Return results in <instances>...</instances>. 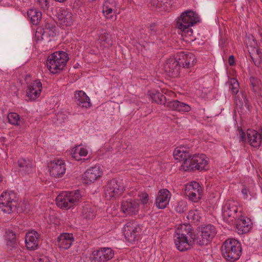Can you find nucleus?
<instances>
[{"instance_id":"f257e3e1","label":"nucleus","mask_w":262,"mask_h":262,"mask_svg":"<svg viewBox=\"0 0 262 262\" xmlns=\"http://www.w3.org/2000/svg\"><path fill=\"white\" fill-rule=\"evenodd\" d=\"M216 233V228L211 224L203 226L198 236L189 224L180 225L175 231L174 242L177 249L183 252L191 249L194 245H207Z\"/></svg>"},{"instance_id":"f03ea898","label":"nucleus","mask_w":262,"mask_h":262,"mask_svg":"<svg viewBox=\"0 0 262 262\" xmlns=\"http://www.w3.org/2000/svg\"><path fill=\"white\" fill-rule=\"evenodd\" d=\"M173 155L176 160L183 161L181 168L185 171L202 170L208 164L205 155H191L188 148L182 145L174 149Z\"/></svg>"},{"instance_id":"7ed1b4c3","label":"nucleus","mask_w":262,"mask_h":262,"mask_svg":"<svg viewBox=\"0 0 262 262\" xmlns=\"http://www.w3.org/2000/svg\"><path fill=\"white\" fill-rule=\"evenodd\" d=\"M200 21L198 14L193 11L187 10L183 12L178 19L176 28L181 31L182 36H191L192 26Z\"/></svg>"},{"instance_id":"20e7f679","label":"nucleus","mask_w":262,"mask_h":262,"mask_svg":"<svg viewBox=\"0 0 262 262\" xmlns=\"http://www.w3.org/2000/svg\"><path fill=\"white\" fill-rule=\"evenodd\" d=\"M221 249L223 257L229 262L238 260L242 251L241 243L234 238H228L224 241Z\"/></svg>"},{"instance_id":"39448f33","label":"nucleus","mask_w":262,"mask_h":262,"mask_svg":"<svg viewBox=\"0 0 262 262\" xmlns=\"http://www.w3.org/2000/svg\"><path fill=\"white\" fill-rule=\"evenodd\" d=\"M82 195L79 190L63 192L56 198V203L60 209H69L77 205Z\"/></svg>"},{"instance_id":"423d86ee","label":"nucleus","mask_w":262,"mask_h":262,"mask_svg":"<svg viewBox=\"0 0 262 262\" xmlns=\"http://www.w3.org/2000/svg\"><path fill=\"white\" fill-rule=\"evenodd\" d=\"M69 59L68 54L66 52H55L48 57L46 61L47 68L52 73H56L63 70Z\"/></svg>"},{"instance_id":"0eeeda50","label":"nucleus","mask_w":262,"mask_h":262,"mask_svg":"<svg viewBox=\"0 0 262 262\" xmlns=\"http://www.w3.org/2000/svg\"><path fill=\"white\" fill-rule=\"evenodd\" d=\"M18 198L12 190L4 191L0 196V208L6 213H11L16 208Z\"/></svg>"},{"instance_id":"6e6552de","label":"nucleus","mask_w":262,"mask_h":262,"mask_svg":"<svg viewBox=\"0 0 262 262\" xmlns=\"http://www.w3.org/2000/svg\"><path fill=\"white\" fill-rule=\"evenodd\" d=\"M124 190V186L121 181L113 179L108 182L104 190L105 195L107 199L118 197Z\"/></svg>"},{"instance_id":"1a4fd4ad","label":"nucleus","mask_w":262,"mask_h":262,"mask_svg":"<svg viewBox=\"0 0 262 262\" xmlns=\"http://www.w3.org/2000/svg\"><path fill=\"white\" fill-rule=\"evenodd\" d=\"M122 231L126 239L133 243L139 239L141 229L138 225L129 222L124 225Z\"/></svg>"},{"instance_id":"9d476101","label":"nucleus","mask_w":262,"mask_h":262,"mask_svg":"<svg viewBox=\"0 0 262 262\" xmlns=\"http://www.w3.org/2000/svg\"><path fill=\"white\" fill-rule=\"evenodd\" d=\"M176 59L184 69H191L196 62L194 54L188 52H178L176 54Z\"/></svg>"},{"instance_id":"9b49d317","label":"nucleus","mask_w":262,"mask_h":262,"mask_svg":"<svg viewBox=\"0 0 262 262\" xmlns=\"http://www.w3.org/2000/svg\"><path fill=\"white\" fill-rule=\"evenodd\" d=\"M95 262H106L114 256V251L110 248L102 247L92 252Z\"/></svg>"},{"instance_id":"f8f14e48","label":"nucleus","mask_w":262,"mask_h":262,"mask_svg":"<svg viewBox=\"0 0 262 262\" xmlns=\"http://www.w3.org/2000/svg\"><path fill=\"white\" fill-rule=\"evenodd\" d=\"M50 175L55 178H60L65 173V162L62 159L55 160L49 165Z\"/></svg>"},{"instance_id":"ddd939ff","label":"nucleus","mask_w":262,"mask_h":262,"mask_svg":"<svg viewBox=\"0 0 262 262\" xmlns=\"http://www.w3.org/2000/svg\"><path fill=\"white\" fill-rule=\"evenodd\" d=\"M56 16L59 24L62 26L69 27L72 25L74 21V16L69 9L59 8L57 10Z\"/></svg>"},{"instance_id":"4468645a","label":"nucleus","mask_w":262,"mask_h":262,"mask_svg":"<svg viewBox=\"0 0 262 262\" xmlns=\"http://www.w3.org/2000/svg\"><path fill=\"white\" fill-rule=\"evenodd\" d=\"M102 175V171L99 165L88 169L83 174V181L86 184L94 183Z\"/></svg>"},{"instance_id":"2eb2a0df","label":"nucleus","mask_w":262,"mask_h":262,"mask_svg":"<svg viewBox=\"0 0 262 262\" xmlns=\"http://www.w3.org/2000/svg\"><path fill=\"white\" fill-rule=\"evenodd\" d=\"M181 64L178 62V60L170 58L168 59L165 64L164 69L167 74L170 77H177L180 74V70Z\"/></svg>"},{"instance_id":"dca6fc26","label":"nucleus","mask_w":262,"mask_h":262,"mask_svg":"<svg viewBox=\"0 0 262 262\" xmlns=\"http://www.w3.org/2000/svg\"><path fill=\"white\" fill-rule=\"evenodd\" d=\"M41 91L42 83L37 79L28 84L26 96L30 100H35L40 96Z\"/></svg>"},{"instance_id":"f3484780","label":"nucleus","mask_w":262,"mask_h":262,"mask_svg":"<svg viewBox=\"0 0 262 262\" xmlns=\"http://www.w3.org/2000/svg\"><path fill=\"white\" fill-rule=\"evenodd\" d=\"M170 197V192L167 189L160 190L156 198L155 205L159 209H164L169 204Z\"/></svg>"},{"instance_id":"a211bd4d","label":"nucleus","mask_w":262,"mask_h":262,"mask_svg":"<svg viewBox=\"0 0 262 262\" xmlns=\"http://www.w3.org/2000/svg\"><path fill=\"white\" fill-rule=\"evenodd\" d=\"M37 34L41 35L42 39H47L49 37H54L56 35V27L54 23L50 20L45 22L42 30L37 31Z\"/></svg>"},{"instance_id":"6ab92c4d","label":"nucleus","mask_w":262,"mask_h":262,"mask_svg":"<svg viewBox=\"0 0 262 262\" xmlns=\"http://www.w3.org/2000/svg\"><path fill=\"white\" fill-rule=\"evenodd\" d=\"M121 209L126 215H133L138 212L139 204L131 199H127L122 201Z\"/></svg>"},{"instance_id":"aec40b11","label":"nucleus","mask_w":262,"mask_h":262,"mask_svg":"<svg viewBox=\"0 0 262 262\" xmlns=\"http://www.w3.org/2000/svg\"><path fill=\"white\" fill-rule=\"evenodd\" d=\"M39 235L38 233L31 230L28 231L26 234L25 243L27 249L30 250H35L38 246Z\"/></svg>"},{"instance_id":"412c9836","label":"nucleus","mask_w":262,"mask_h":262,"mask_svg":"<svg viewBox=\"0 0 262 262\" xmlns=\"http://www.w3.org/2000/svg\"><path fill=\"white\" fill-rule=\"evenodd\" d=\"M237 203L233 201H227L223 207V214L225 217H231L235 219L237 217Z\"/></svg>"},{"instance_id":"4be33fe9","label":"nucleus","mask_w":262,"mask_h":262,"mask_svg":"<svg viewBox=\"0 0 262 262\" xmlns=\"http://www.w3.org/2000/svg\"><path fill=\"white\" fill-rule=\"evenodd\" d=\"M74 238L73 234L69 233H61L57 238L58 246L60 249L67 250L72 245Z\"/></svg>"},{"instance_id":"5701e85b","label":"nucleus","mask_w":262,"mask_h":262,"mask_svg":"<svg viewBox=\"0 0 262 262\" xmlns=\"http://www.w3.org/2000/svg\"><path fill=\"white\" fill-rule=\"evenodd\" d=\"M75 101L77 104L82 108H88L91 106L89 97L82 91H79L75 93Z\"/></svg>"},{"instance_id":"b1692460","label":"nucleus","mask_w":262,"mask_h":262,"mask_svg":"<svg viewBox=\"0 0 262 262\" xmlns=\"http://www.w3.org/2000/svg\"><path fill=\"white\" fill-rule=\"evenodd\" d=\"M20 173L23 176L29 175L34 171L32 162L29 160L21 158L18 161Z\"/></svg>"},{"instance_id":"393cba45","label":"nucleus","mask_w":262,"mask_h":262,"mask_svg":"<svg viewBox=\"0 0 262 262\" xmlns=\"http://www.w3.org/2000/svg\"><path fill=\"white\" fill-rule=\"evenodd\" d=\"M247 136L250 145L254 147L258 148L261 144L259 133L254 129H248L247 130Z\"/></svg>"},{"instance_id":"a878e982","label":"nucleus","mask_w":262,"mask_h":262,"mask_svg":"<svg viewBox=\"0 0 262 262\" xmlns=\"http://www.w3.org/2000/svg\"><path fill=\"white\" fill-rule=\"evenodd\" d=\"M167 106L170 109L180 112H188L191 110V107L188 104L177 100L168 102Z\"/></svg>"},{"instance_id":"bb28decb","label":"nucleus","mask_w":262,"mask_h":262,"mask_svg":"<svg viewBox=\"0 0 262 262\" xmlns=\"http://www.w3.org/2000/svg\"><path fill=\"white\" fill-rule=\"evenodd\" d=\"M88 154V151L85 147L77 145L71 149V155L73 158L76 161H84L86 159L82 158Z\"/></svg>"},{"instance_id":"cd10ccee","label":"nucleus","mask_w":262,"mask_h":262,"mask_svg":"<svg viewBox=\"0 0 262 262\" xmlns=\"http://www.w3.org/2000/svg\"><path fill=\"white\" fill-rule=\"evenodd\" d=\"M235 102L237 106L241 108L245 107L248 111H250V104L247 98V94L245 91H241L239 94L235 95Z\"/></svg>"},{"instance_id":"c85d7f7f","label":"nucleus","mask_w":262,"mask_h":262,"mask_svg":"<svg viewBox=\"0 0 262 262\" xmlns=\"http://www.w3.org/2000/svg\"><path fill=\"white\" fill-rule=\"evenodd\" d=\"M81 216L86 219H93L96 214L95 207L89 203H84L82 206Z\"/></svg>"},{"instance_id":"c756f323","label":"nucleus","mask_w":262,"mask_h":262,"mask_svg":"<svg viewBox=\"0 0 262 262\" xmlns=\"http://www.w3.org/2000/svg\"><path fill=\"white\" fill-rule=\"evenodd\" d=\"M251 221L249 218L242 219L238 220L236 227L239 234H244L248 232L250 228Z\"/></svg>"},{"instance_id":"7c9ffc66","label":"nucleus","mask_w":262,"mask_h":262,"mask_svg":"<svg viewBox=\"0 0 262 262\" xmlns=\"http://www.w3.org/2000/svg\"><path fill=\"white\" fill-rule=\"evenodd\" d=\"M171 0H150L151 6L159 9V11H167L170 8Z\"/></svg>"},{"instance_id":"2f4dec72","label":"nucleus","mask_w":262,"mask_h":262,"mask_svg":"<svg viewBox=\"0 0 262 262\" xmlns=\"http://www.w3.org/2000/svg\"><path fill=\"white\" fill-rule=\"evenodd\" d=\"M27 15L31 23L34 25L39 23L41 18V13L35 9H30L27 12Z\"/></svg>"},{"instance_id":"473e14b6","label":"nucleus","mask_w":262,"mask_h":262,"mask_svg":"<svg viewBox=\"0 0 262 262\" xmlns=\"http://www.w3.org/2000/svg\"><path fill=\"white\" fill-rule=\"evenodd\" d=\"M152 102H155L158 104L165 105L166 103V97L156 91L149 92V94Z\"/></svg>"},{"instance_id":"72a5a7b5","label":"nucleus","mask_w":262,"mask_h":262,"mask_svg":"<svg viewBox=\"0 0 262 262\" xmlns=\"http://www.w3.org/2000/svg\"><path fill=\"white\" fill-rule=\"evenodd\" d=\"M99 40L101 42H104L107 46H110L113 44L111 35L104 29L101 30L99 32Z\"/></svg>"},{"instance_id":"f704fd0d","label":"nucleus","mask_w":262,"mask_h":262,"mask_svg":"<svg viewBox=\"0 0 262 262\" xmlns=\"http://www.w3.org/2000/svg\"><path fill=\"white\" fill-rule=\"evenodd\" d=\"M172 208L178 213H184L188 209L187 203L185 200L178 201L173 204Z\"/></svg>"},{"instance_id":"c9c22d12","label":"nucleus","mask_w":262,"mask_h":262,"mask_svg":"<svg viewBox=\"0 0 262 262\" xmlns=\"http://www.w3.org/2000/svg\"><path fill=\"white\" fill-rule=\"evenodd\" d=\"M228 87L233 95H236L239 92V85L238 81L235 78H230L228 82Z\"/></svg>"},{"instance_id":"e433bc0d","label":"nucleus","mask_w":262,"mask_h":262,"mask_svg":"<svg viewBox=\"0 0 262 262\" xmlns=\"http://www.w3.org/2000/svg\"><path fill=\"white\" fill-rule=\"evenodd\" d=\"M197 192L203 191L202 187L200 184L195 181L191 182L187 184L185 187V192H189V191Z\"/></svg>"},{"instance_id":"4c0bfd02","label":"nucleus","mask_w":262,"mask_h":262,"mask_svg":"<svg viewBox=\"0 0 262 262\" xmlns=\"http://www.w3.org/2000/svg\"><path fill=\"white\" fill-rule=\"evenodd\" d=\"M117 9H111L110 8H102V12L104 16L109 19H112L115 16V19L116 18L117 14Z\"/></svg>"},{"instance_id":"58836bf2","label":"nucleus","mask_w":262,"mask_h":262,"mask_svg":"<svg viewBox=\"0 0 262 262\" xmlns=\"http://www.w3.org/2000/svg\"><path fill=\"white\" fill-rule=\"evenodd\" d=\"M7 118L10 124L15 126L19 125L20 117L18 114L14 112L10 113L8 114Z\"/></svg>"},{"instance_id":"ea45409f","label":"nucleus","mask_w":262,"mask_h":262,"mask_svg":"<svg viewBox=\"0 0 262 262\" xmlns=\"http://www.w3.org/2000/svg\"><path fill=\"white\" fill-rule=\"evenodd\" d=\"M203 191L185 192V195L188 198L189 200L193 202H199L202 198Z\"/></svg>"},{"instance_id":"a19ab883","label":"nucleus","mask_w":262,"mask_h":262,"mask_svg":"<svg viewBox=\"0 0 262 262\" xmlns=\"http://www.w3.org/2000/svg\"><path fill=\"white\" fill-rule=\"evenodd\" d=\"M201 218L200 213L197 210L190 211L187 215V219L194 223L199 222Z\"/></svg>"},{"instance_id":"79ce46f5","label":"nucleus","mask_w":262,"mask_h":262,"mask_svg":"<svg viewBox=\"0 0 262 262\" xmlns=\"http://www.w3.org/2000/svg\"><path fill=\"white\" fill-rule=\"evenodd\" d=\"M118 9L119 6L115 0H105L103 3L102 8Z\"/></svg>"},{"instance_id":"37998d69","label":"nucleus","mask_w":262,"mask_h":262,"mask_svg":"<svg viewBox=\"0 0 262 262\" xmlns=\"http://www.w3.org/2000/svg\"><path fill=\"white\" fill-rule=\"evenodd\" d=\"M249 53L250 54V57H251L253 62H254V64L257 67L259 66L260 64V59H261V53L260 50L258 49H256V53L257 56V58L254 57L253 55H251L250 52H249Z\"/></svg>"},{"instance_id":"c03bdc74","label":"nucleus","mask_w":262,"mask_h":262,"mask_svg":"<svg viewBox=\"0 0 262 262\" xmlns=\"http://www.w3.org/2000/svg\"><path fill=\"white\" fill-rule=\"evenodd\" d=\"M140 201L143 204H146L148 202V195L145 192H139L138 194Z\"/></svg>"},{"instance_id":"a18cd8bd","label":"nucleus","mask_w":262,"mask_h":262,"mask_svg":"<svg viewBox=\"0 0 262 262\" xmlns=\"http://www.w3.org/2000/svg\"><path fill=\"white\" fill-rule=\"evenodd\" d=\"M38 3L39 6L43 10H47L49 8L48 0H38Z\"/></svg>"},{"instance_id":"49530a36","label":"nucleus","mask_w":262,"mask_h":262,"mask_svg":"<svg viewBox=\"0 0 262 262\" xmlns=\"http://www.w3.org/2000/svg\"><path fill=\"white\" fill-rule=\"evenodd\" d=\"M250 80L251 88H252L253 86H256V85L259 84L260 82L258 79L254 77H250Z\"/></svg>"},{"instance_id":"de8ad7c7","label":"nucleus","mask_w":262,"mask_h":262,"mask_svg":"<svg viewBox=\"0 0 262 262\" xmlns=\"http://www.w3.org/2000/svg\"><path fill=\"white\" fill-rule=\"evenodd\" d=\"M148 29L151 34L154 35L156 34L157 31L156 24L155 23L150 24L148 26Z\"/></svg>"},{"instance_id":"09e8293b","label":"nucleus","mask_w":262,"mask_h":262,"mask_svg":"<svg viewBox=\"0 0 262 262\" xmlns=\"http://www.w3.org/2000/svg\"><path fill=\"white\" fill-rule=\"evenodd\" d=\"M249 193V190L248 189L246 188L245 187H244L242 189V193L243 195V198L244 199L248 200L249 199L248 193Z\"/></svg>"},{"instance_id":"8fccbe9b","label":"nucleus","mask_w":262,"mask_h":262,"mask_svg":"<svg viewBox=\"0 0 262 262\" xmlns=\"http://www.w3.org/2000/svg\"><path fill=\"white\" fill-rule=\"evenodd\" d=\"M252 89V91L255 94H259L261 91V88L260 87L259 84L256 85V86H253Z\"/></svg>"},{"instance_id":"3c124183","label":"nucleus","mask_w":262,"mask_h":262,"mask_svg":"<svg viewBox=\"0 0 262 262\" xmlns=\"http://www.w3.org/2000/svg\"><path fill=\"white\" fill-rule=\"evenodd\" d=\"M36 262H50L49 259L45 257V256H41L40 257H39L37 258Z\"/></svg>"},{"instance_id":"603ef678","label":"nucleus","mask_w":262,"mask_h":262,"mask_svg":"<svg viewBox=\"0 0 262 262\" xmlns=\"http://www.w3.org/2000/svg\"><path fill=\"white\" fill-rule=\"evenodd\" d=\"M228 62L230 66H233L234 64L235 60L233 55H231L229 57Z\"/></svg>"},{"instance_id":"864d4df0","label":"nucleus","mask_w":262,"mask_h":262,"mask_svg":"<svg viewBox=\"0 0 262 262\" xmlns=\"http://www.w3.org/2000/svg\"><path fill=\"white\" fill-rule=\"evenodd\" d=\"M246 140L244 132L241 130L239 131V140L244 141Z\"/></svg>"},{"instance_id":"5fc2aeb1","label":"nucleus","mask_w":262,"mask_h":262,"mask_svg":"<svg viewBox=\"0 0 262 262\" xmlns=\"http://www.w3.org/2000/svg\"><path fill=\"white\" fill-rule=\"evenodd\" d=\"M55 2L60 3H64L68 0H54Z\"/></svg>"},{"instance_id":"6e6d98bb","label":"nucleus","mask_w":262,"mask_h":262,"mask_svg":"<svg viewBox=\"0 0 262 262\" xmlns=\"http://www.w3.org/2000/svg\"><path fill=\"white\" fill-rule=\"evenodd\" d=\"M259 135L260 136V139L262 141V131H261V133H259Z\"/></svg>"},{"instance_id":"4d7b16f0","label":"nucleus","mask_w":262,"mask_h":262,"mask_svg":"<svg viewBox=\"0 0 262 262\" xmlns=\"http://www.w3.org/2000/svg\"><path fill=\"white\" fill-rule=\"evenodd\" d=\"M2 180H3V178H2V177L0 176V182H1V181H2Z\"/></svg>"},{"instance_id":"13d9d810","label":"nucleus","mask_w":262,"mask_h":262,"mask_svg":"<svg viewBox=\"0 0 262 262\" xmlns=\"http://www.w3.org/2000/svg\"><path fill=\"white\" fill-rule=\"evenodd\" d=\"M12 235L13 236H14V237L15 236V234H13V232H12Z\"/></svg>"},{"instance_id":"bf43d9fd","label":"nucleus","mask_w":262,"mask_h":262,"mask_svg":"<svg viewBox=\"0 0 262 262\" xmlns=\"http://www.w3.org/2000/svg\"><path fill=\"white\" fill-rule=\"evenodd\" d=\"M261 43H262V37H261Z\"/></svg>"}]
</instances>
